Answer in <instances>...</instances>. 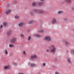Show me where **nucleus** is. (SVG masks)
Returning a JSON list of instances; mask_svg holds the SVG:
<instances>
[{"label": "nucleus", "mask_w": 74, "mask_h": 74, "mask_svg": "<svg viewBox=\"0 0 74 74\" xmlns=\"http://www.w3.org/2000/svg\"><path fill=\"white\" fill-rule=\"evenodd\" d=\"M37 56H36V55H34V56H32L31 57V59H35L37 58Z\"/></svg>", "instance_id": "10"}, {"label": "nucleus", "mask_w": 74, "mask_h": 74, "mask_svg": "<svg viewBox=\"0 0 74 74\" xmlns=\"http://www.w3.org/2000/svg\"><path fill=\"white\" fill-rule=\"evenodd\" d=\"M9 46L10 48H12V47H14V45L12 44H10Z\"/></svg>", "instance_id": "17"}, {"label": "nucleus", "mask_w": 74, "mask_h": 74, "mask_svg": "<svg viewBox=\"0 0 74 74\" xmlns=\"http://www.w3.org/2000/svg\"><path fill=\"white\" fill-rule=\"evenodd\" d=\"M30 39H31V37L29 36L27 38L28 40H30Z\"/></svg>", "instance_id": "23"}, {"label": "nucleus", "mask_w": 74, "mask_h": 74, "mask_svg": "<svg viewBox=\"0 0 74 74\" xmlns=\"http://www.w3.org/2000/svg\"><path fill=\"white\" fill-rule=\"evenodd\" d=\"M35 36L36 37H38V38H39V37H41V36H40V35L39 34H36L35 35Z\"/></svg>", "instance_id": "18"}, {"label": "nucleus", "mask_w": 74, "mask_h": 74, "mask_svg": "<svg viewBox=\"0 0 74 74\" xmlns=\"http://www.w3.org/2000/svg\"><path fill=\"white\" fill-rule=\"evenodd\" d=\"M38 11L40 14H42L44 12V11L42 10H39Z\"/></svg>", "instance_id": "14"}, {"label": "nucleus", "mask_w": 74, "mask_h": 74, "mask_svg": "<svg viewBox=\"0 0 74 74\" xmlns=\"http://www.w3.org/2000/svg\"><path fill=\"white\" fill-rule=\"evenodd\" d=\"M29 66L30 67H35L36 66V64H30L29 63L28 64Z\"/></svg>", "instance_id": "7"}, {"label": "nucleus", "mask_w": 74, "mask_h": 74, "mask_svg": "<svg viewBox=\"0 0 74 74\" xmlns=\"http://www.w3.org/2000/svg\"><path fill=\"white\" fill-rule=\"evenodd\" d=\"M63 42L65 43V45L66 46H67L69 44V42L67 40H64L63 41Z\"/></svg>", "instance_id": "8"}, {"label": "nucleus", "mask_w": 74, "mask_h": 74, "mask_svg": "<svg viewBox=\"0 0 74 74\" xmlns=\"http://www.w3.org/2000/svg\"><path fill=\"white\" fill-rule=\"evenodd\" d=\"M34 21L33 20L30 21H29L28 22V24H32V23H34Z\"/></svg>", "instance_id": "13"}, {"label": "nucleus", "mask_w": 74, "mask_h": 74, "mask_svg": "<svg viewBox=\"0 0 74 74\" xmlns=\"http://www.w3.org/2000/svg\"><path fill=\"white\" fill-rule=\"evenodd\" d=\"M57 22V20L55 18H53L51 21L52 24H55Z\"/></svg>", "instance_id": "3"}, {"label": "nucleus", "mask_w": 74, "mask_h": 74, "mask_svg": "<svg viewBox=\"0 0 74 74\" xmlns=\"http://www.w3.org/2000/svg\"><path fill=\"white\" fill-rule=\"evenodd\" d=\"M1 29V28L0 27V29Z\"/></svg>", "instance_id": "44"}, {"label": "nucleus", "mask_w": 74, "mask_h": 74, "mask_svg": "<svg viewBox=\"0 0 74 74\" xmlns=\"http://www.w3.org/2000/svg\"><path fill=\"white\" fill-rule=\"evenodd\" d=\"M3 25L4 26H6V25H7V23H3Z\"/></svg>", "instance_id": "24"}, {"label": "nucleus", "mask_w": 74, "mask_h": 74, "mask_svg": "<svg viewBox=\"0 0 74 74\" xmlns=\"http://www.w3.org/2000/svg\"><path fill=\"white\" fill-rule=\"evenodd\" d=\"M17 63L15 62H14L13 63V65H14V66H16Z\"/></svg>", "instance_id": "29"}, {"label": "nucleus", "mask_w": 74, "mask_h": 74, "mask_svg": "<svg viewBox=\"0 0 74 74\" xmlns=\"http://www.w3.org/2000/svg\"><path fill=\"white\" fill-rule=\"evenodd\" d=\"M62 3V4H63V3Z\"/></svg>", "instance_id": "45"}, {"label": "nucleus", "mask_w": 74, "mask_h": 74, "mask_svg": "<svg viewBox=\"0 0 74 74\" xmlns=\"http://www.w3.org/2000/svg\"><path fill=\"white\" fill-rule=\"evenodd\" d=\"M63 11H59L58 12V14H62V13Z\"/></svg>", "instance_id": "21"}, {"label": "nucleus", "mask_w": 74, "mask_h": 74, "mask_svg": "<svg viewBox=\"0 0 74 74\" xmlns=\"http://www.w3.org/2000/svg\"><path fill=\"white\" fill-rule=\"evenodd\" d=\"M5 52L6 55H8V52L7 51V49H5Z\"/></svg>", "instance_id": "19"}, {"label": "nucleus", "mask_w": 74, "mask_h": 74, "mask_svg": "<svg viewBox=\"0 0 74 74\" xmlns=\"http://www.w3.org/2000/svg\"><path fill=\"white\" fill-rule=\"evenodd\" d=\"M39 32H41V33H43V32H44V31H43V30H40V31H39Z\"/></svg>", "instance_id": "30"}, {"label": "nucleus", "mask_w": 74, "mask_h": 74, "mask_svg": "<svg viewBox=\"0 0 74 74\" xmlns=\"http://www.w3.org/2000/svg\"><path fill=\"white\" fill-rule=\"evenodd\" d=\"M21 37H22L23 36V35L22 34H21Z\"/></svg>", "instance_id": "36"}, {"label": "nucleus", "mask_w": 74, "mask_h": 74, "mask_svg": "<svg viewBox=\"0 0 74 74\" xmlns=\"http://www.w3.org/2000/svg\"><path fill=\"white\" fill-rule=\"evenodd\" d=\"M45 39L46 41H51V38L49 36H46L45 37Z\"/></svg>", "instance_id": "2"}, {"label": "nucleus", "mask_w": 74, "mask_h": 74, "mask_svg": "<svg viewBox=\"0 0 74 74\" xmlns=\"http://www.w3.org/2000/svg\"><path fill=\"white\" fill-rule=\"evenodd\" d=\"M55 74H60L59 73H58V72L56 71L55 72Z\"/></svg>", "instance_id": "33"}, {"label": "nucleus", "mask_w": 74, "mask_h": 74, "mask_svg": "<svg viewBox=\"0 0 74 74\" xmlns=\"http://www.w3.org/2000/svg\"><path fill=\"white\" fill-rule=\"evenodd\" d=\"M55 62H58V59L57 58H55Z\"/></svg>", "instance_id": "32"}, {"label": "nucleus", "mask_w": 74, "mask_h": 74, "mask_svg": "<svg viewBox=\"0 0 74 74\" xmlns=\"http://www.w3.org/2000/svg\"><path fill=\"white\" fill-rule=\"evenodd\" d=\"M23 55H25L26 54V52L25 51H24L23 52Z\"/></svg>", "instance_id": "27"}, {"label": "nucleus", "mask_w": 74, "mask_h": 74, "mask_svg": "<svg viewBox=\"0 0 74 74\" xmlns=\"http://www.w3.org/2000/svg\"><path fill=\"white\" fill-rule=\"evenodd\" d=\"M67 61L68 63H71V60L69 58H68L67 59Z\"/></svg>", "instance_id": "15"}, {"label": "nucleus", "mask_w": 74, "mask_h": 74, "mask_svg": "<svg viewBox=\"0 0 74 74\" xmlns=\"http://www.w3.org/2000/svg\"><path fill=\"white\" fill-rule=\"evenodd\" d=\"M12 31V30H10L8 31L7 32V36H11V33Z\"/></svg>", "instance_id": "5"}, {"label": "nucleus", "mask_w": 74, "mask_h": 74, "mask_svg": "<svg viewBox=\"0 0 74 74\" xmlns=\"http://www.w3.org/2000/svg\"><path fill=\"white\" fill-rule=\"evenodd\" d=\"M38 4L39 6H41L42 5V3H39Z\"/></svg>", "instance_id": "22"}, {"label": "nucleus", "mask_w": 74, "mask_h": 74, "mask_svg": "<svg viewBox=\"0 0 74 74\" xmlns=\"http://www.w3.org/2000/svg\"><path fill=\"white\" fill-rule=\"evenodd\" d=\"M2 29L3 28V25H1L0 26V27Z\"/></svg>", "instance_id": "34"}, {"label": "nucleus", "mask_w": 74, "mask_h": 74, "mask_svg": "<svg viewBox=\"0 0 74 74\" xmlns=\"http://www.w3.org/2000/svg\"><path fill=\"white\" fill-rule=\"evenodd\" d=\"M74 8H72V10H74Z\"/></svg>", "instance_id": "42"}, {"label": "nucleus", "mask_w": 74, "mask_h": 74, "mask_svg": "<svg viewBox=\"0 0 74 74\" xmlns=\"http://www.w3.org/2000/svg\"><path fill=\"white\" fill-rule=\"evenodd\" d=\"M16 38H12L10 40V41L11 43L12 44H14L15 42V41H16Z\"/></svg>", "instance_id": "4"}, {"label": "nucleus", "mask_w": 74, "mask_h": 74, "mask_svg": "<svg viewBox=\"0 0 74 74\" xmlns=\"http://www.w3.org/2000/svg\"><path fill=\"white\" fill-rule=\"evenodd\" d=\"M18 74H24L23 73H18Z\"/></svg>", "instance_id": "37"}, {"label": "nucleus", "mask_w": 74, "mask_h": 74, "mask_svg": "<svg viewBox=\"0 0 74 74\" xmlns=\"http://www.w3.org/2000/svg\"><path fill=\"white\" fill-rule=\"evenodd\" d=\"M11 10H8V11H6L5 12V14L6 15H8L10 12H11Z\"/></svg>", "instance_id": "6"}, {"label": "nucleus", "mask_w": 74, "mask_h": 74, "mask_svg": "<svg viewBox=\"0 0 74 74\" xmlns=\"http://www.w3.org/2000/svg\"><path fill=\"white\" fill-rule=\"evenodd\" d=\"M41 1H44V0H40Z\"/></svg>", "instance_id": "39"}, {"label": "nucleus", "mask_w": 74, "mask_h": 74, "mask_svg": "<svg viewBox=\"0 0 74 74\" xmlns=\"http://www.w3.org/2000/svg\"><path fill=\"white\" fill-rule=\"evenodd\" d=\"M8 7H10V5H8Z\"/></svg>", "instance_id": "40"}, {"label": "nucleus", "mask_w": 74, "mask_h": 74, "mask_svg": "<svg viewBox=\"0 0 74 74\" xmlns=\"http://www.w3.org/2000/svg\"><path fill=\"white\" fill-rule=\"evenodd\" d=\"M31 15H33V12H31Z\"/></svg>", "instance_id": "35"}, {"label": "nucleus", "mask_w": 74, "mask_h": 74, "mask_svg": "<svg viewBox=\"0 0 74 74\" xmlns=\"http://www.w3.org/2000/svg\"><path fill=\"white\" fill-rule=\"evenodd\" d=\"M37 5V3H33L32 4V6H36Z\"/></svg>", "instance_id": "20"}, {"label": "nucleus", "mask_w": 74, "mask_h": 74, "mask_svg": "<svg viewBox=\"0 0 74 74\" xmlns=\"http://www.w3.org/2000/svg\"><path fill=\"white\" fill-rule=\"evenodd\" d=\"M9 68V66H4L3 67V69L4 70H7V69H8Z\"/></svg>", "instance_id": "12"}, {"label": "nucleus", "mask_w": 74, "mask_h": 74, "mask_svg": "<svg viewBox=\"0 0 74 74\" xmlns=\"http://www.w3.org/2000/svg\"><path fill=\"white\" fill-rule=\"evenodd\" d=\"M64 1L66 3H71V0H64Z\"/></svg>", "instance_id": "9"}, {"label": "nucleus", "mask_w": 74, "mask_h": 74, "mask_svg": "<svg viewBox=\"0 0 74 74\" xmlns=\"http://www.w3.org/2000/svg\"><path fill=\"white\" fill-rule=\"evenodd\" d=\"M34 12H38V10H37V9H35L34 10Z\"/></svg>", "instance_id": "25"}, {"label": "nucleus", "mask_w": 74, "mask_h": 74, "mask_svg": "<svg viewBox=\"0 0 74 74\" xmlns=\"http://www.w3.org/2000/svg\"><path fill=\"white\" fill-rule=\"evenodd\" d=\"M64 21H67V20H68V19L67 18H64Z\"/></svg>", "instance_id": "28"}, {"label": "nucleus", "mask_w": 74, "mask_h": 74, "mask_svg": "<svg viewBox=\"0 0 74 74\" xmlns=\"http://www.w3.org/2000/svg\"><path fill=\"white\" fill-rule=\"evenodd\" d=\"M73 30L74 31V29H73Z\"/></svg>", "instance_id": "43"}, {"label": "nucleus", "mask_w": 74, "mask_h": 74, "mask_svg": "<svg viewBox=\"0 0 74 74\" xmlns=\"http://www.w3.org/2000/svg\"><path fill=\"white\" fill-rule=\"evenodd\" d=\"M49 49H51L50 52L52 53H54L55 52V51H56V48L55 47V46L54 45H51V47H49Z\"/></svg>", "instance_id": "1"}, {"label": "nucleus", "mask_w": 74, "mask_h": 74, "mask_svg": "<svg viewBox=\"0 0 74 74\" xmlns=\"http://www.w3.org/2000/svg\"><path fill=\"white\" fill-rule=\"evenodd\" d=\"M23 23L22 22L18 24V26L19 27H22L23 26Z\"/></svg>", "instance_id": "11"}, {"label": "nucleus", "mask_w": 74, "mask_h": 74, "mask_svg": "<svg viewBox=\"0 0 74 74\" xmlns=\"http://www.w3.org/2000/svg\"><path fill=\"white\" fill-rule=\"evenodd\" d=\"M47 52H49V50H48V49L47 50Z\"/></svg>", "instance_id": "38"}, {"label": "nucleus", "mask_w": 74, "mask_h": 74, "mask_svg": "<svg viewBox=\"0 0 74 74\" xmlns=\"http://www.w3.org/2000/svg\"><path fill=\"white\" fill-rule=\"evenodd\" d=\"M45 65H46V64L45 63H43V66H45Z\"/></svg>", "instance_id": "31"}, {"label": "nucleus", "mask_w": 74, "mask_h": 74, "mask_svg": "<svg viewBox=\"0 0 74 74\" xmlns=\"http://www.w3.org/2000/svg\"><path fill=\"white\" fill-rule=\"evenodd\" d=\"M71 52L72 54L74 55V49H71Z\"/></svg>", "instance_id": "16"}, {"label": "nucleus", "mask_w": 74, "mask_h": 74, "mask_svg": "<svg viewBox=\"0 0 74 74\" xmlns=\"http://www.w3.org/2000/svg\"><path fill=\"white\" fill-rule=\"evenodd\" d=\"M15 18H16V19H18L19 18V16H18L17 15H16L15 16Z\"/></svg>", "instance_id": "26"}, {"label": "nucleus", "mask_w": 74, "mask_h": 74, "mask_svg": "<svg viewBox=\"0 0 74 74\" xmlns=\"http://www.w3.org/2000/svg\"><path fill=\"white\" fill-rule=\"evenodd\" d=\"M67 52H69V51H68V50H67Z\"/></svg>", "instance_id": "41"}]
</instances>
